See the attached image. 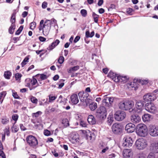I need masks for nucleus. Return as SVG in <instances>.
I'll return each instance as SVG.
<instances>
[{"mask_svg":"<svg viewBox=\"0 0 158 158\" xmlns=\"http://www.w3.org/2000/svg\"><path fill=\"white\" fill-rule=\"evenodd\" d=\"M158 97V93L155 94L154 91L152 93L145 94L143 97V99L146 102H152L155 100Z\"/></svg>","mask_w":158,"mask_h":158,"instance_id":"39448f33","label":"nucleus"},{"mask_svg":"<svg viewBox=\"0 0 158 158\" xmlns=\"http://www.w3.org/2000/svg\"><path fill=\"white\" fill-rule=\"evenodd\" d=\"M142 119L144 122L149 121L152 119V116L149 114H145L142 116Z\"/></svg>","mask_w":158,"mask_h":158,"instance_id":"bb28decb","label":"nucleus"},{"mask_svg":"<svg viewBox=\"0 0 158 158\" xmlns=\"http://www.w3.org/2000/svg\"><path fill=\"white\" fill-rule=\"evenodd\" d=\"M136 132L138 135L144 137L147 134V127L144 124H138L136 126Z\"/></svg>","mask_w":158,"mask_h":158,"instance_id":"f03ea898","label":"nucleus"},{"mask_svg":"<svg viewBox=\"0 0 158 158\" xmlns=\"http://www.w3.org/2000/svg\"><path fill=\"white\" fill-rule=\"evenodd\" d=\"M83 136L85 137L86 139L91 140L92 139V135L89 131L81 130Z\"/></svg>","mask_w":158,"mask_h":158,"instance_id":"b1692460","label":"nucleus"},{"mask_svg":"<svg viewBox=\"0 0 158 158\" xmlns=\"http://www.w3.org/2000/svg\"><path fill=\"white\" fill-rule=\"evenodd\" d=\"M60 43V41L58 40H56L54 42L52 43L51 45H49L47 48L48 50H52L55 47H56Z\"/></svg>","mask_w":158,"mask_h":158,"instance_id":"393cba45","label":"nucleus"},{"mask_svg":"<svg viewBox=\"0 0 158 158\" xmlns=\"http://www.w3.org/2000/svg\"><path fill=\"white\" fill-rule=\"evenodd\" d=\"M47 3L46 2H44L42 5V7L43 8L45 9L47 7Z\"/></svg>","mask_w":158,"mask_h":158,"instance_id":"e2e57ef3","label":"nucleus"},{"mask_svg":"<svg viewBox=\"0 0 158 158\" xmlns=\"http://www.w3.org/2000/svg\"><path fill=\"white\" fill-rule=\"evenodd\" d=\"M21 77L22 75L20 73H16L15 75V77L16 80L19 81L20 80Z\"/></svg>","mask_w":158,"mask_h":158,"instance_id":"37998d69","label":"nucleus"},{"mask_svg":"<svg viewBox=\"0 0 158 158\" xmlns=\"http://www.w3.org/2000/svg\"><path fill=\"white\" fill-rule=\"evenodd\" d=\"M158 157V153L155 154L152 152L150 153L148 156L147 158H157Z\"/></svg>","mask_w":158,"mask_h":158,"instance_id":"473e14b6","label":"nucleus"},{"mask_svg":"<svg viewBox=\"0 0 158 158\" xmlns=\"http://www.w3.org/2000/svg\"><path fill=\"white\" fill-rule=\"evenodd\" d=\"M11 75V73L9 71H7L4 72V76L5 78L9 79H10Z\"/></svg>","mask_w":158,"mask_h":158,"instance_id":"cd10ccee","label":"nucleus"},{"mask_svg":"<svg viewBox=\"0 0 158 158\" xmlns=\"http://www.w3.org/2000/svg\"><path fill=\"white\" fill-rule=\"evenodd\" d=\"M123 155L124 158H131L132 152L130 149H125L123 152Z\"/></svg>","mask_w":158,"mask_h":158,"instance_id":"a211bd4d","label":"nucleus"},{"mask_svg":"<svg viewBox=\"0 0 158 158\" xmlns=\"http://www.w3.org/2000/svg\"><path fill=\"white\" fill-rule=\"evenodd\" d=\"M6 94V92L5 91H3L0 93V102H1V104L2 103L3 101V98L5 96Z\"/></svg>","mask_w":158,"mask_h":158,"instance_id":"2f4dec72","label":"nucleus"},{"mask_svg":"<svg viewBox=\"0 0 158 158\" xmlns=\"http://www.w3.org/2000/svg\"><path fill=\"white\" fill-rule=\"evenodd\" d=\"M134 105V102L132 101L123 100L119 102L118 106L120 109L127 110L132 109Z\"/></svg>","mask_w":158,"mask_h":158,"instance_id":"f257e3e1","label":"nucleus"},{"mask_svg":"<svg viewBox=\"0 0 158 158\" xmlns=\"http://www.w3.org/2000/svg\"><path fill=\"white\" fill-rule=\"evenodd\" d=\"M143 105L144 103L143 101H138L136 103L135 107L132 110H134L136 113H140L142 112L143 108Z\"/></svg>","mask_w":158,"mask_h":158,"instance_id":"1a4fd4ad","label":"nucleus"},{"mask_svg":"<svg viewBox=\"0 0 158 158\" xmlns=\"http://www.w3.org/2000/svg\"><path fill=\"white\" fill-rule=\"evenodd\" d=\"M118 76V75L117 74H116L112 72H110L108 74V76L110 77L114 81V78H115V79H116V77H117Z\"/></svg>","mask_w":158,"mask_h":158,"instance_id":"72a5a7b5","label":"nucleus"},{"mask_svg":"<svg viewBox=\"0 0 158 158\" xmlns=\"http://www.w3.org/2000/svg\"><path fill=\"white\" fill-rule=\"evenodd\" d=\"M9 122V119L6 117H3L2 119V123L4 125L6 124Z\"/></svg>","mask_w":158,"mask_h":158,"instance_id":"4c0bfd02","label":"nucleus"},{"mask_svg":"<svg viewBox=\"0 0 158 158\" xmlns=\"http://www.w3.org/2000/svg\"><path fill=\"white\" fill-rule=\"evenodd\" d=\"M62 123L65 127H67L69 126V121L67 119H64L62 120Z\"/></svg>","mask_w":158,"mask_h":158,"instance_id":"e433bc0d","label":"nucleus"},{"mask_svg":"<svg viewBox=\"0 0 158 158\" xmlns=\"http://www.w3.org/2000/svg\"><path fill=\"white\" fill-rule=\"evenodd\" d=\"M47 20L49 21L50 22H51L50 24H51V26L52 24L53 23H56V20L54 19H52L51 20Z\"/></svg>","mask_w":158,"mask_h":158,"instance_id":"680f3d73","label":"nucleus"},{"mask_svg":"<svg viewBox=\"0 0 158 158\" xmlns=\"http://www.w3.org/2000/svg\"><path fill=\"white\" fill-rule=\"evenodd\" d=\"M79 66H76L72 67L71 69L72 71H76L79 69Z\"/></svg>","mask_w":158,"mask_h":158,"instance_id":"052dcab7","label":"nucleus"},{"mask_svg":"<svg viewBox=\"0 0 158 158\" xmlns=\"http://www.w3.org/2000/svg\"><path fill=\"white\" fill-rule=\"evenodd\" d=\"M67 101V99L66 98H63L62 99H61L60 100L59 102L60 103L65 104Z\"/></svg>","mask_w":158,"mask_h":158,"instance_id":"4d7b16f0","label":"nucleus"},{"mask_svg":"<svg viewBox=\"0 0 158 158\" xmlns=\"http://www.w3.org/2000/svg\"><path fill=\"white\" fill-rule=\"evenodd\" d=\"M40 111H38L35 113H33L32 114V117L33 118H35L39 117L40 113H41Z\"/></svg>","mask_w":158,"mask_h":158,"instance_id":"603ef678","label":"nucleus"},{"mask_svg":"<svg viewBox=\"0 0 158 158\" xmlns=\"http://www.w3.org/2000/svg\"><path fill=\"white\" fill-rule=\"evenodd\" d=\"M49 102H51L54 100L57 97L53 95V94H50L49 96Z\"/></svg>","mask_w":158,"mask_h":158,"instance_id":"de8ad7c7","label":"nucleus"},{"mask_svg":"<svg viewBox=\"0 0 158 158\" xmlns=\"http://www.w3.org/2000/svg\"><path fill=\"white\" fill-rule=\"evenodd\" d=\"M92 16L95 22L97 23L98 21V15L95 14L94 13H93Z\"/></svg>","mask_w":158,"mask_h":158,"instance_id":"79ce46f5","label":"nucleus"},{"mask_svg":"<svg viewBox=\"0 0 158 158\" xmlns=\"http://www.w3.org/2000/svg\"><path fill=\"white\" fill-rule=\"evenodd\" d=\"M49 21L46 20L43 24V33L45 36H47L49 34L51 29V26Z\"/></svg>","mask_w":158,"mask_h":158,"instance_id":"6e6552de","label":"nucleus"},{"mask_svg":"<svg viewBox=\"0 0 158 158\" xmlns=\"http://www.w3.org/2000/svg\"><path fill=\"white\" fill-rule=\"evenodd\" d=\"M69 140L73 143H74L78 141L79 135L75 133H70L69 136Z\"/></svg>","mask_w":158,"mask_h":158,"instance_id":"f8f14e48","label":"nucleus"},{"mask_svg":"<svg viewBox=\"0 0 158 158\" xmlns=\"http://www.w3.org/2000/svg\"><path fill=\"white\" fill-rule=\"evenodd\" d=\"M18 115L17 114H14L12 116V119L15 121L14 123V125L16 122V121L17 120L18 118Z\"/></svg>","mask_w":158,"mask_h":158,"instance_id":"c03bdc74","label":"nucleus"},{"mask_svg":"<svg viewBox=\"0 0 158 158\" xmlns=\"http://www.w3.org/2000/svg\"><path fill=\"white\" fill-rule=\"evenodd\" d=\"M80 125L83 127H86V124L84 122L81 121L80 123Z\"/></svg>","mask_w":158,"mask_h":158,"instance_id":"774afa93","label":"nucleus"},{"mask_svg":"<svg viewBox=\"0 0 158 158\" xmlns=\"http://www.w3.org/2000/svg\"><path fill=\"white\" fill-rule=\"evenodd\" d=\"M137 82H139L140 84L142 85H146L148 82V80H137Z\"/></svg>","mask_w":158,"mask_h":158,"instance_id":"ea45409f","label":"nucleus"},{"mask_svg":"<svg viewBox=\"0 0 158 158\" xmlns=\"http://www.w3.org/2000/svg\"><path fill=\"white\" fill-rule=\"evenodd\" d=\"M15 28V24H11V26L9 27L8 31L9 33L12 34L14 33V30Z\"/></svg>","mask_w":158,"mask_h":158,"instance_id":"c85d7f7f","label":"nucleus"},{"mask_svg":"<svg viewBox=\"0 0 158 158\" xmlns=\"http://www.w3.org/2000/svg\"><path fill=\"white\" fill-rule=\"evenodd\" d=\"M0 156L2 158H6V156L4 152L2 150L0 151Z\"/></svg>","mask_w":158,"mask_h":158,"instance_id":"13d9d810","label":"nucleus"},{"mask_svg":"<svg viewBox=\"0 0 158 158\" xmlns=\"http://www.w3.org/2000/svg\"><path fill=\"white\" fill-rule=\"evenodd\" d=\"M136 148L139 150H143L147 146L146 140L143 138H140L137 139L135 143Z\"/></svg>","mask_w":158,"mask_h":158,"instance_id":"423d86ee","label":"nucleus"},{"mask_svg":"<svg viewBox=\"0 0 158 158\" xmlns=\"http://www.w3.org/2000/svg\"><path fill=\"white\" fill-rule=\"evenodd\" d=\"M50 134L51 133L50 131L47 130H45L44 131V134L46 136H49V135H50Z\"/></svg>","mask_w":158,"mask_h":158,"instance_id":"6e6d98bb","label":"nucleus"},{"mask_svg":"<svg viewBox=\"0 0 158 158\" xmlns=\"http://www.w3.org/2000/svg\"><path fill=\"white\" fill-rule=\"evenodd\" d=\"M138 158H146V156L145 153L142 152H141L138 153L137 155Z\"/></svg>","mask_w":158,"mask_h":158,"instance_id":"a19ab883","label":"nucleus"},{"mask_svg":"<svg viewBox=\"0 0 158 158\" xmlns=\"http://www.w3.org/2000/svg\"><path fill=\"white\" fill-rule=\"evenodd\" d=\"M13 126L11 127L12 132L16 133L19 130V128L15 125H14V123H12Z\"/></svg>","mask_w":158,"mask_h":158,"instance_id":"c9c22d12","label":"nucleus"},{"mask_svg":"<svg viewBox=\"0 0 158 158\" xmlns=\"http://www.w3.org/2000/svg\"><path fill=\"white\" fill-rule=\"evenodd\" d=\"M64 61V58L63 56H60L58 60V62L60 64H62Z\"/></svg>","mask_w":158,"mask_h":158,"instance_id":"49530a36","label":"nucleus"},{"mask_svg":"<svg viewBox=\"0 0 158 158\" xmlns=\"http://www.w3.org/2000/svg\"><path fill=\"white\" fill-rule=\"evenodd\" d=\"M135 129V125L132 123H129L126 125L125 130L128 133L133 132Z\"/></svg>","mask_w":158,"mask_h":158,"instance_id":"4468645a","label":"nucleus"},{"mask_svg":"<svg viewBox=\"0 0 158 158\" xmlns=\"http://www.w3.org/2000/svg\"><path fill=\"white\" fill-rule=\"evenodd\" d=\"M71 101L73 104H76L79 101L78 96L77 94H72L70 97Z\"/></svg>","mask_w":158,"mask_h":158,"instance_id":"5701e85b","label":"nucleus"},{"mask_svg":"<svg viewBox=\"0 0 158 158\" xmlns=\"http://www.w3.org/2000/svg\"><path fill=\"white\" fill-rule=\"evenodd\" d=\"M149 134L152 136L158 135V128L153 125H150L149 127Z\"/></svg>","mask_w":158,"mask_h":158,"instance_id":"9b49d317","label":"nucleus"},{"mask_svg":"<svg viewBox=\"0 0 158 158\" xmlns=\"http://www.w3.org/2000/svg\"><path fill=\"white\" fill-rule=\"evenodd\" d=\"M23 29V27L22 26L20 27L18 29L17 31L15 32L16 35H19Z\"/></svg>","mask_w":158,"mask_h":158,"instance_id":"09e8293b","label":"nucleus"},{"mask_svg":"<svg viewBox=\"0 0 158 158\" xmlns=\"http://www.w3.org/2000/svg\"><path fill=\"white\" fill-rule=\"evenodd\" d=\"M150 149L154 152L158 153V143L156 142H153L151 144Z\"/></svg>","mask_w":158,"mask_h":158,"instance_id":"aec40b11","label":"nucleus"},{"mask_svg":"<svg viewBox=\"0 0 158 158\" xmlns=\"http://www.w3.org/2000/svg\"><path fill=\"white\" fill-rule=\"evenodd\" d=\"M39 39L40 40L41 42L45 41L46 40V39L45 38L42 36H40L39 37Z\"/></svg>","mask_w":158,"mask_h":158,"instance_id":"338daca9","label":"nucleus"},{"mask_svg":"<svg viewBox=\"0 0 158 158\" xmlns=\"http://www.w3.org/2000/svg\"><path fill=\"white\" fill-rule=\"evenodd\" d=\"M96 116L100 120H104L106 118V110L105 107L100 106L97 110Z\"/></svg>","mask_w":158,"mask_h":158,"instance_id":"7ed1b4c3","label":"nucleus"},{"mask_svg":"<svg viewBox=\"0 0 158 158\" xmlns=\"http://www.w3.org/2000/svg\"><path fill=\"white\" fill-rule=\"evenodd\" d=\"M80 36H77L75 38L74 40V42L75 43H76L80 39Z\"/></svg>","mask_w":158,"mask_h":158,"instance_id":"69168bd1","label":"nucleus"},{"mask_svg":"<svg viewBox=\"0 0 158 158\" xmlns=\"http://www.w3.org/2000/svg\"><path fill=\"white\" fill-rule=\"evenodd\" d=\"M12 96L15 98L18 99L20 98L19 96L17 94V92H15L14 90L12 89Z\"/></svg>","mask_w":158,"mask_h":158,"instance_id":"58836bf2","label":"nucleus"},{"mask_svg":"<svg viewBox=\"0 0 158 158\" xmlns=\"http://www.w3.org/2000/svg\"><path fill=\"white\" fill-rule=\"evenodd\" d=\"M78 96L81 102H84L85 101L89 96V94L86 92H80L78 94Z\"/></svg>","mask_w":158,"mask_h":158,"instance_id":"6ab92c4d","label":"nucleus"},{"mask_svg":"<svg viewBox=\"0 0 158 158\" xmlns=\"http://www.w3.org/2000/svg\"><path fill=\"white\" fill-rule=\"evenodd\" d=\"M130 119L131 121L134 123H138L141 120L140 117L138 115H132Z\"/></svg>","mask_w":158,"mask_h":158,"instance_id":"4be33fe9","label":"nucleus"},{"mask_svg":"<svg viewBox=\"0 0 158 158\" xmlns=\"http://www.w3.org/2000/svg\"><path fill=\"white\" fill-rule=\"evenodd\" d=\"M137 81L134 80L133 82L128 83L127 84V86L129 88H131L132 90H136L138 88V82H136Z\"/></svg>","mask_w":158,"mask_h":158,"instance_id":"f3484780","label":"nucleus"},{"mask_svg":"<svg viewBox=\"0 0 158 158\" xmlns=\"http://www.w3.org/2000/svg\"><path fill=\"white\" fill-rule=\"evenodd\" d=\"M116 79L114 78V81L115 82H120L121 83H125L127 81L128 79L126 76H123L120 75H118Z\"/></svg>","mask_w":158,"mask_h":158,"instance_id":"dca6fc26","label":"nucleus"},{"mask_svg":"<svg viewBox=\"0 0 158 158\" xmlns=\"http://www.w3.org/2000/svg\"><path fill=\"white\" fill-rule=\"evenodd\" d=\"M124 142L123 143V145L124 146L131 147L133 143V141L132 138L130 137H127L124 138Z\"/></svg>","mask_w":158,"mask_h":158,"instance_id":"2eb2a0df","label":"nucleus"},{"mask_svg":"<svg viewBox=\"0 0 158 158\" xmlns=\"http://www.w3.org/2000/svg\"><path fill=\"white\" fill-rule=\"evenodd\" d=\"M97 104L95 102L91 103L89 105V107L92 110H94L97 108Z\"/></svg>","mask_w":158,"mask_h":158,"instance_id":"7c9ffc66","label":"nucleus"},{"mask_svg":"<svg viewBox=\"0 0 158 158\" xmlns=\"http://www.w3.org/2000/svg\"><path fill=\"white\" fill-rule=\"evenodd\" d=\"M16 13L14 12L11 15L10 20V22L11 24H15L16 20Z\"/></svg>","mask_w":158,"mask_h":158,"instance_id":"c756f323","label":"nucleus"},{"mask_svg":"<svg viewBox=\"0 0 158 158\" xmlns=\"http://www.w3.org/2000/svg\"><path fill=\"white\" fill-rule=\"evenodd\" d=\"M30 100L33 103L35 104V106L33 107H31L30 106V108H33L35 106V105L37 103L38 100L35 97H32L30 98Z\"/></svg>","mask_w":158,"mask_h":158,"instance_id":"f704fd0d","label":"nucleus"},{"mask_svg":"<svg viewBox=\"0 0 158 158\" xmlns=\"http://www.w3.org/2000/svg\"><path fill=\"white\" fill-rule=\"evenodd\" d=\"M44 23V21L43 20H41L40 22V26L39 29L40 31L43 30V24Z\"/></svg>","mask_w":158,"mask_h":158,"instance_id":"a18cd8bd","label":"nucleus"},{"mask_svg":"<svg viewBox=\"0 0 158 158\" xmlns=\"http://www.w3.org/2000/svg\"><path fill=\"white\" fill-rule=\"evenodd\" d=\"M38 144L36 138L34 136L30 135V146L34 148L36 147Z\"/></svg>","mask_w":158,"mask_h":158,"instance_id":"412c9836","label":"nucleus"},{"mask_svg":"<svg viewBox=\"0 0 158 158\" xmlns=\"http://www.w3.org/2000/svg\"><path fill=\"white\" fill-rule=\"evenodd\" d=\"M81 13L83 16L85 17L87 15V11L85 9H82L81 11Z\"/></svg>","mask_w":158,"mask_h":158,"instance_id":"3c124183","label":"nucleus"},{"mask_svg":"<svg viewBox=\"0 0 158 158\" xmlns=\"http://www.w3.org/2000/svg\"><path fill=\"white\" fill-rule=\"evenodd\" d=\"M31 82L32 85H35L37 82L36 79L35 78H33L32 80H31Z\"/></svg>","mask_w":158,"mask_h":158,"instance_id":"5fc2aeb1","label":"nucleus"},{"mask_svg":"<svg viewBox=\"0 0 158 158\" xmlns=\"http://www.w3.org/2000/svg\"><path fill=\"white\" fill-rule=\"evenodd\" d=\"M87 120L89 123L92 125H94L96 123V120L94 117L92 115H89L88 118Z\"/></svg>","mask_w":158,"mask_h":158,"instance_id":"a878e982","label":"nucleus"},{"mask_svg":"<svg viewBox=\"0 0 158 158\" xmlns=\"http://www.w3.org/2000/svg\"><path fill=\"white\" fill-rule=\"evenodd\" d=\"M126 116L125 112L121 110H118L116 111L114 115L115 119L118 121L123 120L125 118Z\"/></svg>","mask_w":158,"mask_h":158,"instance_id":"0eeeda50","label":"nucleus"},{"mask_svg":"<svg viewBox=\"0 0 158 158\" xmlns=\"http://www.w3.org/2000/svg\"><path fill=\"white\" fill-rule=\"evenodd\" d=\"M36 23L35 22H32L30 23V29L33 30L35 27Z\"/></svg>","mask_w":158,"mask_h":158,"instance_id":"8fccbe9b","label":"nucleus"},{"mask_svg":"<svg viewBox=\"0 0 158 158\" xmlns=\"http://www.w3.org/2000/svg\"><path fill=\"white\" fill-rule=\"evenodd\" d=\"M145 110L147 111L152 113L156 112V108L154 103L152 102L147 103L145 107Z\"/></svg>","mask_w":158,"mask_h":158,"instance_id":"9d476101","label":"nucleus"},{"mask_svg":"<svg viewBox=\"0 0 158 158\" xmlns=\"http://www.w3.org/2000/svg\"><path fill=\"white\" fill-rule=\"evenodd\" d=\"M123 126L120 123L114 124L111 127L112 130L114 133L116 134H121L123 130Z\"/></svg>","mask_w":158,"mask_h":158,"instance_id":"20e7f679","label":"nucleus"},{"mask_svg":"<svg viewBox=\"0 0 158 158\" xmlns=\"http://www.w3.org/2000/svg\"><path fill=\"white\" fill-rule=\"evenodd\" d=\"M40 78L42 80H44L47 78V76L45 74H40Z\"/></svg>","mask_w":158,"mask_h":158,"instance_id":"864d4df0","label":"nucleus"},{"mask_svg":"<svg viewBox=\"0 0 158 158\" xmlns=\"http://www.w3.org/2000/svg\"><path fill=\"white\" fill-rule=\"evenodd\" d=\"M107 119L108 122L111 124L113 121V117L110 116L108 117Z\"/></svg>","mask_w":158,"mask_h":158,"instance_id":"bf43d9fd","label":"nucleus"},{"mask_svg":"<svg viewBox=\"0 0 158 158\" xmlns=\"http://www.w3.org/2000/svg\"><path fill=\"white\" fill-rule=\"evenodd\" d=\"M52 153L53 155L56 157H57L58 156V153L56 152L55 150H54L52 151Z\"/></svg>","mask_w":158,"mask_h":158,"instance_id":"0e129e2a","label":"nucleus"},{"mask_svg":"<svg viewBox=\"0 0 158 158\" xmlns=\"http://www.w3.org/2000/svg\"><path fill=\"white\" fill-rule=\"evenodd\" d=\"M107 95L104 96V98L103 99L102 102L105 103V105L107 106H109L111 105L114 101L113 97H107Z\"/></svg>","mask_w":158,"mask_h":158,"instance_id":"ddd939ff","label":"nucleus"}]
</instances>
